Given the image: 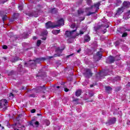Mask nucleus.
I'll list each match as a JSON object with an SVG mask.
<instances>
[{
    "mask_svg": "<svg viewBox=\"0 0 130 130\" xmlns=\"http://www.w3.org/2000/svg\"><path fill=\"white\" fill-rule=\"evenodd\" d=\"M64 25V21L63 19L61 18L58 20L56 23H53L51 21H49L46 23V28L48 29L49 28H55V27H59V26H63Z\"/></svg>",
    "mask_w": 130,
    "mask_h": 130,
    "instance_id": "nucleus-1",
    "label": "nucleus"
},
{
    "mask_svg": "<svg viewBox=\"0 0 130 130\" xmlns=\"http://www.w3.org/2000/svg\"><path fill=\"white\" fill-rule=\"evenodd\" d=\"M41 60H45V58H37L36 60H31L28 63H25V66L27 67V64H30L31 67H36V63H39Z\"/></svg>",
    "mask_w": 130,
    "mask_h": 130,
    "instance_id": "nucleus-2",
    "label": "nucleus"
},
{
    "mask_svg": "<svg viewBox=\"0 0 130 130\" xmlns=\"http://www.w3.org/2000/svg\"><path fill=\"white\" fill-rule=\"evenodd\" d=\"M76 31H77V28L71 31H66L65 35H66L67 37H70V38H75L76 36H74V33H75Z\"/></svg>",
    "mask_w": 130,
    "mask_h": 130,
    "instance_id": "nucleus-3",
    "label": "nucleus"
},
{
    "mask_svg": "<svg viewBox=\"0 0 130 130\" xmlns=\"http://www.w3.org/2000/svg\"><path fill=\"white\" fill-rule=\"evenodd\" d=\"M7 105H8V101L6 100H2L0 101V108L7 109Z\"/></svg>",
    "mask_w": 130,
    "mask_h": 130,
    "instance_id": "nucleus-4",
    "label": "nucleus"
},
{
    "mask_svg": "<svg viewBox=\"0 0 130 130\" xmlns=\"http://www.w3.org/2000/svg\"><path fill=\"white\" fill-rule=\"evenodd\" d=\"M116 122V118H112L110 120H108L106 123L107 125H111V124H114Z\"/></svg>",
    "mask_w": 130,
    "mask_h": 130,
    "instance_id": "nucleus-5",
    "label": "nucleus"
},
{
    "mask_svg": "<svg viewBox=\"0 0 130 130\" xmlns=\"http://www.w3.org/2000/svg\"><path fill=\"white\" fill-rule=\"evenodd\" d=\"M101 56H102V53L101 52L99 51L97 52L95 56H94V58H96L95 60H98L99 59H100L101 58Z\"/></svg>",
    "mask_w": 130,
    "mask_h": 130,
    "instance_id": "nucleus-6",
    "label": "nucleus"
},
{
    "mask_svg": "<svg viewBox=\"0 0 130 130\" xmlns=\"http://www.w3.org/2000/svg\"><path fill=\"white\" fill-rule=\"evenodd\" d=\"M130 7V3L129 2H124L123 4V9H126Z\"/></svg>",
    "mask_w": 130,
    "mask_h": 130,
    "instance_id": "nucleus-7",
    "label": "nucleus"
},
{
    "mask_svg": "<svg viewBox=\"0 0 130 130\" xmlns=\"http://www.w3.org/2000/svg\"><path fill=\"white\" fill-rule=\"evenodd\" d=\"M100 6V3H98L94 4V6L92 7V8L94 9L95 12H97L99 10Z\"/></svg>",
    "mask_w": 130,
    "mask_h": 130,
    "instance_id": "nucleus-8",
    "label": "nucleus"
},
{
    "mask_svg": "<svg viewBox=\"0 0 130 130\" xmlns=\"http://www.w3.org/2000/svg\"><path fill=\"white\" fill-rule=\"evenodd\" d=\"M123 10H124L123 7L119 8L117 11V13H116V16H118V15H120V14L123 12Z\"/></svg>",
    "mask_w": 130,
    "mask_h": 130,
    "instance_id": "nucleus-9",
    "label": "nucleus"
},
{
    "mask_svg": "<svg viewBox=\"0 0 130 130\" xmlns=\"http://www.w3.org/2000/svg\"><path fill=\"white\" fill-rule=\"evenodd\" d=\"M85 75H87L86 77H92V72L90 69H86Z\"/></svg>",
    "mask_w": 130,
    "mask_h": 130,
    "instance_id": "nucleus-10",
    "label": "nucleus"
},
{
    "mask_svg": "<svg viewBox=\"0 0 130 130\" xmlns=\"http://www.w3.org/2000/svg\"><path fill=\"white\" fill-rule=\"evenodd\" d=\"M64 49V47H63V48L60 49L59 47H57L56 48V53H61L62 52V50Z\"/></svg>",
    "mask_w": 130,
    "mask_h": 130,
    "instance_id": "nucleus-11",
    "label": "nucleus"
},
{
    "mask_svg": "<svg viewBox=\"0 0 130 130\" xmlns=\"http://www.w3.org/2000/svg\"><path fill=\"white\" fill-rule=\"evenodd\" d=\"M35 124V125H36V126H38V125H39V122H38V121L34 122V120H32L30 122V125H33V124Z\"/></svg>",
    "mask_w": 130,
    "mask_h": 130,
    "instance_id": "nucleus-12",
    "label": "nucleus"
},
{
    "mask_svg": "<svg viewBox=\"0 0 130 130\" xmlns=\"http://www.w3.org/2000/svg\"><path fill=\"white\" fill-rule=\"evenodd\" d=\"M83 13H84V10L81 9H79L78 11L77 17H79L80 15H82V14H83Z\"/></svg>",
    "mask_w": 130,
    "mask_h": 130,
    "instance_id": "nucleus-13",
    "label": "nucleus"
},
{
    "mask_svg": "<svg viewBox=\"0 0 130 130\" xmlns=\"http://www.w3.org/2000/svg\"><path fill=\"white\" fill-rule=\"evenodd\" d=\"M82 93V90H78L77 91H76V95L77 96V97H79V96L81 95V94Z\"/></svg>",
    "mask_w": 130,
    "mask_h": 130,
    "instance_id": "nucleus-14",
    "label": "nucleus"
},
{
    "mask_svg": "<svg viewBox=\"0 0 130 130\" xmlns=\"http://www.w3.org/2000/svg\"><path fill=\"white\" fill-rule=\"evenodd\" d=\"M59 32H60V30H53L52 31V33L53 34H54V35H56L57 34H58V33H59Z\"/></svg>",
    "mask_w": 130,
    "mask_h": 130,
    "instance_id": "nucleus-15",
    "label": "nucleus"
},
{
    "mask_svg": "<svg viewBox=\"0 0 130 130\" xmlns=\"http://www.w3.org/2000/svg\"><path fill=\"white\" fill-rule=\"evenodd\" d=\"M84 40L86 42H89V41H90V37L88 35H86L84 38Z\"/></svg>",
    "mask_w": 130,
    "mask_h": 130,
    "instance_id": "nucleus-16",
    "label": "nucleus"
},
{
    "mask_svg": "<svg viewBox=\"0 0 130 130\" xmlns=\"http://www.w3.org/2000/svg\"><path fill=\"white\" fill-rule=\"evenodd\" d=\"M129 14H130V10L128 11V12L124 15L123 19H124L125 20H128V17H126V16H128Z\"/></svg>",
    "mask_w": 130,
    "mask_h": 130,
    "instance_id": "nucleus-17",
    "label": "nucleus"
},
{
    "mask_svg": "<svg viewBox=\"0 0 130 130\" xmlns=\"http://www.w3.org/2000/svg\"><path fill=\"white\" fill-rule=\"evenodd\" d=\"M109 60H110V62H113V61L115 60L114 57L112 56H110L109 57Z\"/></svg>",
    "mask_w": 130,
    "mask_h": 130,
    "instance_id": "nucleus-18",
    "label": "nucleus"
},
{
    "mask_svg": "<svg viewBox=\"0 0 130 130\" xmlns=\"http://www.w3.org/2000/svg\"><path fill=\"white\" fill-rule=\"evenodd\" d=\"M47 34H48L47 30H45L42 32V33L41 34V35L42 36H46Z\"/></svg>",
    "mask_w": 130,
    "mask_h": 130,
    "instance_id": "nucleus-19",
    "label": "nucleus"
},
{
    "mask_svg": "<svg viewBox=\"0 0 130 130\" xmlns=\"http://www.w3.org/2000/svg\"><path fill=\"white\" fill-rule=\"evenodd\" d=\"M84 32L85 31H84L83 30H80L79 31V33L76 34V36H79V35H83V34H84Z\"/></svg>",
    "mask_w": 130,
    "mask_h": 130,
    "instance_id": "nucleus-20",
    "label": "nucleus"
},
{
    "mask_svg": "<svg viewBox=\"0 0 130 130\" xmlns=\"http://www.w3.org/2000/svg\"><path fill=\"white\" fill-rule=\"evenodd\" d=\"M111 90H112V89L111 88V87H109V86H107L106 87V91L107 92H109L110 91H111Z\"/></svg>",
    "mask_w": 130,
    "mask_h": 130,
    "instance_id": "nucleus-21",
    "label": "nucleus"
},
{
    "mask_svg": "<svg viewBox=\"0 0 130 130\" xmlns=\"http://www.w3.org/2000/svg\"><path fill=\"white\" fill-rule=\"evenodd\" d=\"M51 12L53 13V14H55L56 13H57V9H55V8H54L52 10V11Z\"/></svg>",
    "mask_w": 130,
    "mask_h": 130,
    "instance_id": "nucleus-22",
    "label": "nucleus"
},
{
    "mask_svg": "<svg viewBox=\"0 0 130 130\" xmlns=\"http://www.w3.org/2000/svg\"><path fill=\"white\" fill-rule=\"evenodd\" d=\"M45 123L46 125H49V124H50V121L48 120H46L45 121Z\"/></svg>",
    "mask_w": 130,
    "mask_h": 130,
    "instance_id": "nucleus-23",
    "label": "nucleus"
},
{
    "mask_svg": "<svg viewBox=\"0 0 130 130\" xmlns=\"http://www.w3.org/2000/svg\"><path fill=\"white\" fill-rule=\"evenodd\" d=\"M71 28H72V29H75V28H76V29H78V27H76V24H72L71 25Z\"/></svg>",
    "mask_w": 130,
    "mask_h": 130,
    "instance_id": "nucleus-24",
    "label": "nucleus"
},
{
    "mask_svg": "<svg viewBox=\"0 0 130 130\" xmlns=\"http://www.w3.org/2000/svg\"><path fill=\"white\" fill-rule=\"evenodd\" d=\"M40 44H41V40H38L37 42V46H40Z\"/></svg>",
    "mask_w": 130,
    "mask_h": 130,
    "instance_id": "nucleus-25",
    "label": "nucleus"
},
{
    "mask_svg": "<svg viewBox=\"0 0 130 130\" xmlns=\"http://www.w3.org/2000/svg\"><path fill=\"white\" fill-rule=\"evenodd\" d=\"M126 36H127V33L126 32H124L122 35V37H126Z\"/></svg>",
    "mask_w": 130,
    "mask_h": 130,
    "instance_id": "nucleus-26",
    "label": "nucleus"
},
{
    "mask_svg": "<svg viewBox=\"0 0 130 130\" xmlns=\"http://www.w3.org/2000/svg\"><path fill=\"white\" fill-rule=\"evenodd\" d=\"M107 25H104L105 28H108L109 27V23L107 22Z\"/></svg>",
    "mask_w": 130,
    "mask_h": 130,
    "instance_id": "nucleus-27",
    "label": "nucleus"
},
{
    "mask_svg": "<svg viewBox=\"0 0 130 130\" xmlns=\"http://www.w3.org/2000/svg\"><path fill=\"white\" fill-rule=\"evenodd\" d=\"M36 112V110H35V109H32V110H31L30 111V112H31V113H35Z\"/></svg>",
    "mask_w": 130,
    "mask_h": 130,
    "instance_id": "nucleus-28",
    "label": "nucleus"
},
{
    "mask_svg": "<svg viewBox=\"0 0 130 130\" xmlns=\"http://www.w3.org/2000/svg\"><path fill=\"white\" fill-rule=\"evenodd\" d=\"M117 6H119V4H121V1H120V0H117Z\"/></svg>",
    "mask_w": 130,
    "mask_h": 130,
    "instance_id": "nucleus-29",
    "label": "nucleus"
},
{
    "mask_svg": "<svg viewBox=\"0 0 130 130\" xmlns=\"http://www.w3.org/2000/svg\"><path fill=\"white\" fill-rule=\"evenodd\" d=\"M87 84H88V82H87L86 81L82 83V85H83V86H85V85H87Z\"/></svg>",
    "mask_w": 130,
    "mask_h": 130,
    "instance_id": "nucleus-30",
    "label": "nucleus"
},
{
    "mask_svg": "<svg viewBox=\"0 0 130 130\" xmlns=\"http://www.w3.org/2000/svg\"><path fill=\"white\" fill-rule=\"evenodd\" d=\"M3 49H7V48H8V46H7L6 45H4V46H3Z\"/></svg>",
    "mask_w": 130,
    "mask_h": 130,
    "instance_id": "nucleus-31",
    "label": "nucleus"
},
{
    "mask_svg": "<svg viewBox=\"0 0 130 130\" xmlns=\"http://www.w3.org/2000/svg\"><path fill=\"white\" fill-rule=\"evenodd\" d=\"M30 16H33L35 17V18H37V17H38L37 14H36V15L30 14Z\"/></svg>",
    "mask_w": 130,
    "mask_h": 130,
    "instance_id": "nucleus-32",
    "label": "nucleus"
},
{
    "mask_svg": "<svg viewBox=\"0 0 130 130\" xmlns=\"http://www.w3.org/2000/svg\"><path fill=\"white\" fill-rule=\"evenodd\" d=\"M65 92H69V89H68V88H64V89Z\"/></svg>",
    "mask_w": 130,
    "mask_h": 130,
    "instance_id": "nucleus-33",
    "label": "nucleus"
},
{
    "mask_svg": "<svg viewBox=\"0 0 130 130\" xmlns=\"http://www.w3.org/2000/svg\"><path fill=\"white\" fill-rule=\"evenodd\" d=\"M85 20V17H82V19H80V22H82V21H84Z\"/></svg>",
    "mask_w": 130,
    "mask_h": 130,
    "instance_id": "nucleus-34",
    "label": "nucleus"
},
{
    "mask_svg": "<svg viewBox=\"0 0 130 130\" xmlns=\"http://www.w3.org/2000/svg\"><path fill=\"white\" fill-rule=\"evenodd\" d=\"M18 9L19 10H23V7L22 6H19Z\"/></svg>",
    "mask_w": 130,
    "mask_h": 130,
    "instance_id": "nucleus-35",
    "label": "nucleus"
},
{
    "mask_svg": "<svg viewBox=\"0 0 130 130\" xmlns=\"http://www.w3.org/2000/svg\"><path fill=\"white\" fill-rule=\"evenodd\" d=\"M11 96H12V97H14V94H13V93H10V94H9V97H11Z\"/></svg>",
    "mask_w": 130,
    "mask_h": 130,
    "instance_id": "nucleus-36",
    "label": "nucleus"
},
{
    "mask_svg": "<svg viewBox=\"0 0 130 130\" xmlns=\"http://www.w3.org/2000/svg\"><path fill=\"white\" fill-rule=\"evenodd\" d=\"M92 14H93V13H89L87 14H86V16H90V15H92Z\"/></svg>",
    "mask_w": 130,
    "mask_h": 130,
    "instance_id": "nucleus-37",
    "label": "nucleus"
},
{
    "mask_svg": "<svg viewBox=\"0 0 130 130\" xmlns=\"http://www.w3.org/2000/svg\"><path fill=\"white\" fill-rule=\"evenodd\" d=\"M54 56L55 57L56 56H60V54H58L57 55H54Z\"/></svg>",
    "mask_w": 130,
    "mask_h": 130,
    "instance_id": "nucleus-38",
    "label": "nucleus"
},
{
    "mask_svg": "<svg viewBox=\"0 0 130 130\" xmlns=\"http://www.w3.org/2000/svg\"><path fill=\"white\" fill-rule=\"evenodd\" d=\"M0 127H1V129H4V126H2V124H0Z\"/></svg>",
    "mask_w": 130,
    "mask_h": 130,
    "instance_id": "nucleus-39",
    "label": "nucleus"
},
{
    "mask_svg": "<svg viewBox=\"0 0 130 130\" xmlns=\"http://www.w3.org/2000/svg\"><path fill=\"white\" fill-rule=\"evenodd\" d=\"M33 39H34V40H36V39H37V37H33Z\"/></svg>",
    "mask_w": 130,
    "mask_h": 130,
    "instance_id": "nucleus-40",
    "label": "nucleus"
},
{
    "mask_svg": "<svg viewBox=\"0 0 130 130\" xmlns=\"http://www.w3.org/2000/svg\"><path fill=\"white\" fill-rule=\"evenodd\" d=\"M43 40H46V37H44L43 38H42Z\"/></svg>",
    "mask_w": 130,
    "mask_h": 130,
    "instance_id": "nucleus-41",
    "label": "nucleus"
},
{
    "mask_svg": "<svg viewBox=\"0 0 130 130\" xmlns=\"http://www.w3.org/2000/svg\"><path fill=\"white\" fill-rule=\"evenodd\" d=\"M16 125H17V124H14L12 125V126H13V127H14V128H15V126H16Z\"/></svg>",
    "mask_w": 130,
    "mask_h": 130,
    "instance_id": "nucleus-42",
    "label": "nucleus"
},
{
    "mask_svg": "<svg viewBox=\"0 0 130 130\" xmlns=\"http://www.w3.org/2000/svg\"><path fill=\"white\" fill-rule=\"evenodd\" d=\"M60 128V126H57L56 128V129H59Z\"/></svg>",
    "mask_w": 130,
    "mask_h": 130,
    "instance_id": "nucleus-43",
    "label": "nucleus"
},
{
    "mask_svg": "<svg viewBox=\"0 0 130 130\" xmlns=\"http://www.w3.org/2000/svg\"><path fill=\"white\" fill-rule=\"evenodd\" d=\"M72 55H74V54H71L70 55H68L67 57H70V56H72Z\"/></svg>",
    "mask_w": 130,
    "mask_h": 130,
    "instance_id": "nucleus-44",
    "label": "nucleus"
},
{
    "mask_svg": "<svg viewBox=\"0 0 130 130\" xmlns=\"http://www.w3.org/2000/svg\"><path fill=\"white\" fill-rule=\"evenodd\" d=\"M81 51V49H79L78 51L77 52L79 53Z\"/></svg>",
    "mask_w": 130,
    "mask_h": 130,
    "instance_id": "nucleus-45",
    "label": "nucleus"
},
{
    "mask_svg": "<svg viewBox=\"0 0 130 130\" xmlns=\"http://www.w3.org/2000/svg\"><path fill=\"white\" fill-rule=\"evenodd\" d=\"M3 21H5L6 20V16L3 18Z\"/></svg>",
    "mask_w": 130,
    "mask_h": 130,
    "instance_id": "nucleus-46",
    "label": "nucleus"
},
{
    "mask_svg": "<svg viewBox=\"0 0 130 130\" xmlns=\"http://www.w3.org/2000/svg\"><path fill=\"white\" fill-rule=\"evenodd\" d=\"M38 89H42V87L41 86H40L38 87Z\"/></svg>",
    "mask_w": 130,
    "mask_h": 130,
    "instance_id": "nucleus-47",
    "label": "nucleus"
},
{
    "mask_svg": "<svg viewBox=\"0 0 130 130\" xmlns=\"http://www.w3.org/2000/svg\"><path fill=\"white\" fill-rule=\"evenodd\" d=\"M125 48H127V47L126 46L124 47L123 48V50H124V49H125Z\"/></svg>",
    "mask_w": 130,
    "mask_h": 130,
    "instance_id": "nucleus-48",
    "label": "nucleus"
},
{
    "mask_svg": "<svg viewBox=\"0 0 130 130\" xmlns=\"http://www.w3.org/2000/svg\"><path fill=\"white\" fill-rule=\"evenodd\" d=\"M117 78H118V80H120V77L118 76Z\"/></svg>",
    "mask_w": 130,
    "mask_h": 130,
    "instance_id": "nucleus-49",
    "label": "nucleus"
},
{
    "mask_svg": "<svg viewBox=\"0 0 130 130\" xmlns=\"http://www.w3.org/2000/svg\"><path fill=\"white\" fill-rule=\"evenodd\" d=\"M56 88L57 89H59V86H56Z\"/></svg>",
    "mask_w": 130,
    "mask_h": 130,
    "instance_id": "nucleus-50",
    "label": "nucleus"
},
{
    "mask_svg": "<svg viewBox=\"0 0 130 130\" xmlns=\"http://www.w3.org/2000/svg\"><path fill=\"white\" fill-rule=\"evenodd\" d=\"M52 57H52V56H49L48 58H52Z\"/></svg>",
    "mask_w": 130,
    "mask_h": 130,
    "instance_id": "nucleus-51",
    "label": "nucleus"
},
{
    "mask_svg": "<svg viewBox=\"0 0 130 130\" xmlns=\"http://www.w3.org/2000/svg\"><path fill=\"white\" fill-rule=\"evenodd\" d=\"M129 121H128L127 122V124H129Z\"/></svg>",
    "mask_w": 130,
    "mask_h": 130,
    "instance_id": "nucleus-52",
    "label": "nucleus"
},
{
    "mask_svg": "<svg viewBox=\"0 0 130 130\" xmlns=\"http://www.w3.org/2000/svg\"><path fill=\"white\" fill-rule=\"evenodd\" d=\"M8 2V0H5V1H4V3H6V2Z\"/></svg>",
    "mask_w": 130,
    "mask_h": 130,
    "instance_id": "nucleus-53",
    "label": "nucleus"
},
{
    "mask_svg": "<svg viewBox=\"0 0 130 130\" xmlns=\"http://www.w3.org/2000/svg\"><path fill=\"white\" fill-rule=\"evenodd\" d=\"M93 85H91L90 87L92 88L93 87Z\"/></svg>",
    "mask_w": 130,
    "mask_h": 130,
    "instance_id": "nucleus-54",
    "label": "nucleus"
},
{
    "mask_svg": "<svg viewBox=\"0 0 130 130\" xmlns=\"http://www.w3.org/2000/svg\"><path fill=\"white\" fill-rule=\"evenodd\" d=\"M89 1V3H91V0H88Z\"/></svg>",
    "mask_w": 130,
    "mask_h": 130,
    "instance_id": "nucleus-55",
    "label": "nucleus"
},
{
    "mask_svg": "<svg viewBox=\"0 0 130 130\" xmlns=\"http://www.w3.org/2000/svg\"><path fill=\"white\" fill-rule=\"evenodd\" d=\"M74 101H78V100H75Z\"/></svg>",
    "mask_w": 130,
    "mask_h": 130,
    "instance_id": "nucleus-56",
    "label": "nucleus"
},
{
    "mask_svg": "<svg viewBox=\"0 0 130 130\" xmlns=\"http://www.w3.org/2000/svg\"><path fill=\"white\" fill-rule=\"evenodd\" d=\"M90 96H93V94L90 95Z\"/></svg>",
    "mask_w": 130,
    "mask_h": 130,
    "instance_id": "nucleus-57",
    "label": "nucleus"
},
{
    "mask_svg": "<svg viewBox=\"0 0 130 130\" xmlns=\"http://www.w3.org/2000/svg\"><path fill=\"white\" fill-rule=\"evenodd\" d=\"M129 84H130V83H128V85H129Z\"/></svg>",
    "mask_w": 130,
    "mask_h": 130,
    "instance_id": "nucleus-58",
    "label": "nucleus"
},
{
    "mask_svg": "<svg viewBox=\"0 0 130 130\" xmlns=\"http://www.w3.org/2000/svg\"><path fill=\"white\" fill-rule=\"evenodd\" d=\"M17 130H20V129H17Z\"/></svg>",
    "mask_w": 130,
    "mask_h": 130,
    "instance_id": "nucleus-59",
    "label": "nucleus"
},
{
    "mask_svg": "<svg viewBox=\"0 0 130 130\" xmlns=\"http://www.w3.org/2000/svg\"><path fill=\"white\" fill-rule=\"evenodd\" d=\"M37 92H39V91H37Z\"/></svg>",
    "mask_w": 130,
    "mask_h": 130,
    "instance_id": "nucleus-60",
    "label": "nucleus"
},
{
    "mask_svg": "<svg viewBox=\"0 0 130 130\" xmlns=\"http://www.w3.org/2000/svg\"><path fill=\"white\" fill-rule=\"evenodd\" d=\"M14 130H16V129H14Z\"/></svg>",
    "mask_w": 130,
    "mask_h": 130,
    "instance_id": "nucleus-61",
    "label": "nucleus"
}]
</instances>
